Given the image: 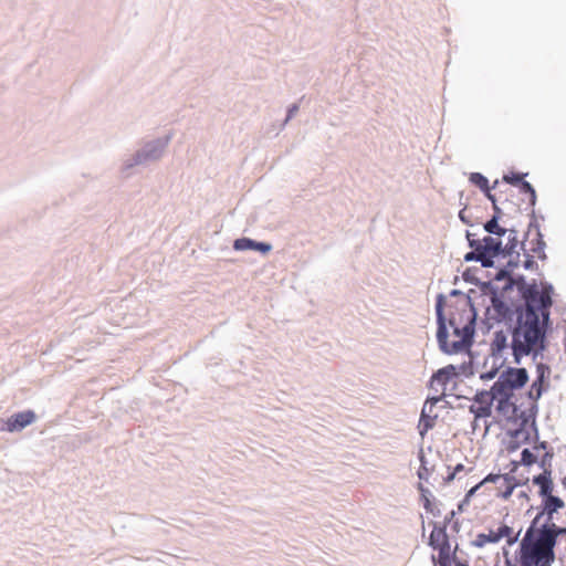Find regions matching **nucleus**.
<instances>
[{"instance_id":"obj_1","label":"nucleus","mask_w":566,"mask_h":566,"mask_svg":"<svg viewBox=\"0 0 566 566\" xmlns=\"http://www.w3.org/2000/svg\"><path fill=\"white\" fill-rule=\"evenodd\" d=\"M552 292L551 285H530L524 292L526 308L513 332L511 343L504 332L494 333L490 343V352L495 360H500V367L507 361L506 354L509 353L514 358L513 363L517 365L522 357L536 356L545 348V332L552 306Z\"/></svg>"},{"instance_id":"obj_2","label":"nucleus","mask_w":566,"mask_h":566,"mask_svg":"<svg viewBox=\"0 0 566 566\" xmlns=\"http://www.w3.org/2000/svg\"><path fill=\"white\" fill-rule=\"evenodd\" d=\"M436 307L440 349L449 355L469 350L475 333V313L470 303L462 301L444 305L440 295Z\"/></svg>"},{"instance_id":"obj_3","label":"nucleus","mask_w":566,"mask_h":566,"mask_svg":"<svg viewBox=\"0 0 566 566\" xmlns=\"http://www.w3.org/2000/svg\"><path fill=\"white\" fill-rule=\"evenodd\" d=\"M556 533L553 524L537 531H527L521 542L520 566H552L555 559Z\"/></svg>"},{"instance_id":"obj_4","label":"nucleus","mask_w":566,"mask_h":566,"mask_svg":"<svg viewBox=\"0 0 566 566\" xmlns=\"http://www.w3.org/2000/svg\"><path fill=\"white\" fill-rule=\"evenodd\" d=\"M553 452L548 449L546 442H541L532 446V448H525L521 453V463L530 467L534 463H538L543 472L534 476L533 483L539 486V494L542 496L549 495L553 490L552 482V461Z\"/></svg>"},{"instance_id":"obj_5","label":"nucleus","mask_w":566,"mask_h":566,"mask_svg":"<svg viewBox=\"0 0 566 566\" xmlns=\"http://www.w3.org/2000/svg\"><path fill=\"white\" fill-rule=\"evenodd\" d=\"M429 545L433 553L431 559L434 566H452L457 565L460 558L457 555L458 545H452L446 527L434 525L429 536Z\"/></svg>"},{"instance_id":"obj_6","label":"nucleus","mask_w":566,"mask_h":566,"mask_svg":"<svg viewBox=\"0 0 566 566\" xmlns=\"http://www.w3.org/2000/svg\"><path fill=\"white\" fill-rule=\"evenodd\" d=\"M528 381V373L525 368L509 367L501 373L497 380L491 387L497 395H513L523 388Z\"/></svg>"},{"instance_id":"obj_7","label":"nucleus","mask_w":566,"mask_h":566,"mask_svg":"<svg viewBox=\"0 0 566 566\" xmlns=\"http://www.w3.org/2000/svg\"><path fill=\"white\" fill-rule=\"evenodd\" d=\"M468 239L474 250L465 255L467 261L475 260L483 266H491L493 258L502 251V243L496 238L485 237L482 241H474L468 235Z\"/></svg>"},{"instance_id":"obj_8","label":"nucleus","mask_w":566,"mask_h":566,"mask_svg":"<svg viewBox=\"0 0 566 566\" xmlns=\"http://www.w3.org/2000/svg\"><path fill=\"white\" fill-rule=\"evenodd\" d=\"M494 401L493 389L491 388L489 391L478 392L470 406V412L473 413V430H476L480 427V422L483 421L484 430L488 431L490 423L488 422V418L492 415V406Z\"/></svg>"},{"instance_id":"obj_9","label":"nucleus","mask_w":566,"mask_h":566,"mask_svg":"<svg viewBox=\"0 0 566 566\" xmlns=\"http://www.w3.org/2000/svg\"><path fill=\"white\" fill-rule=\"evenodd\" d=\"M457 375V368L453 365H448L433 374L430 379L429 388L434 395L429 397L427 402L436 405L446 397L448 386L453 382Z\"/></svg>"},{"instance_id":"obj_10","label":"nucleus","mask_w":566,"mask_h":566,"mask_svg":"<svg viewBox=\"0 0 566 566\" xmlns=\"http://www.w3.org/2000/svg\"><path fill=\"white\" fill-rule=\"evenodd\" d=\"M489 483L494 484V495L503 499H509L515 489L514 479L512 476L507 474H489L469 491L468 496L472 495L482 485Z\"/></svg>"},{"instance_id":"obj_11","label":"nucleus","mask_w":566,"mask_h":566,"mask_svg":"<svg viewBox=\"0 0 566 566\" xmlns=\"http://www.w3.org/2000/svg\"><path fill=\"white\" fill-rule=\"evenodd\" d=\"M545 243L543 242L539 234L536 235L535 239L527 240L524 243V251L526 260L524 261V268L525 269H533V266L536 264L534 261V258L537 259H545V252H544Z\"/></svg>"},{"instance_id":"obj_12","label":"nucleus","mask_w":566,"mask_h":566,"mask_svg":"<svg viewBox=\"0 0 566 566\" xmlns=\"http://www.w3.org/2000/svg\"><path fill=\"white\" fill-rule=\"evenodd\" d=\"M511 315V308L499 296L491 297V304L486 307L485 316L489 322L500 323Z\"/></svg>"},{"instance_id":"obj_13","label":"nucleus","mask_w":566,"mask_h":566,"mask_svg":"<svg viewBox=\"0 0 566 566\" xmlns=\"http://www.w3.org/2000/svg\"><path fill=\"white\" fill-rule=\"evenodd\" d=\"M512 530L502 525L497 530H489L488 533H480L475 536L472 544L476 547H483L489 543H497L504 537H510Z\"/></svg>"},{"instance_id":"obj_14","label":"nucleus","mask_w":566,"mask_h":566,"mask_svg":"<svg viewBox=\"0 0 566 566\" xmlns=\"http://www.w3.org/2000/svg\"><path fill=\"white\" fill-rule=\"evenodd\" d=\"M494 401H496V411L506 420L514 419L517 416V407L512 400L513 395H497L493 391Z\"/></svg>"},{"instance_id":"obj_15","label":"nucleus","mask_w":566,"mask_h":566,"mask_svg":"<svg viewBox=\"0 0 566 566\" xmlns=\"http://www.w3.org/2000/svg\"><path fill=\"white\" fill-rule=\"evenodd\" d=\"M35 420V413L31 410L14 413L7 421V430L15 431L25 428Z\"/></svg>"},{"instance_id":"obj_16","label":"nucleus","mask_w":566,"mask_h":566,"mask_svg":"<svg viewBox=\"0 0 566 566\" xmlns=\"http://www.w3.org/2000/svg\"><path fill=\"white\" fill-rule=\"evenodd\" d=\"M535 431L534 424L530 423L526 419L523 420L521 427L515 429L512 433L510 449H516L521 443H525L531 439L532 433Z\"/></svg>"},{"instance_id":"obj_17","label":"nucleus","mask_w":566,"mask_h":566,"mask_svg":"<svg viewBox=\"0 0 566 566\" xmlns=\"http://www.w3.org/2000/svg\"><path fill=\"white\" fill-rule=\"evenodd\" d=\"M548 386L549 380L536 376L527 391L528 403L532 408L536 406L537 400L541 398L543 391L548 388Z\"/></svg>"},{"instance_id":"obj_18","label":"nucleus","mask_w":566,"mask_h":566,"mask_svg":"<svg viewBox=\"0 0 566 566\" xmlns=\"http://www.w3.org/2000/svg\"><path fill=\"white\" fill-rule=\"evenodd\" d=\"M553 532L556 533L557 556L562 566H566V528L553 524Z\"/></svg>"},{"instance_id":"obj_19","label":"nucleus","mask_w":566,"mask_h":566,"mask_svg":"<svg viewBox=\"0 0 566 566\" xmlns=\"http://www.w3.org/2000/svg\"><path fill=\"white\" fill-rule=\"evenodd\" d=\"M469 180L485 192L486 197L494 203V196L490 192L488 179L480 172H472Z\"/></svg>"},{"instance_id":"obj_20","label":"nucleus","mask_w":566,"mask_h":566,"mask_svg":"<svg viewBox=\"0 0 566 566\" xmlns=\"http://www.w3.org/2000/svg\"><path fill=\"white\" fill-rule=\"evenodd\" d=\"M544 497L545 510L548 514H553L557 510L564 507V502L559 497L552 495V493H549V495H544Z\"/></svg>"},{"instance_id":"obj_21","label":"nucleus","mask_w":566,"mask_h":566,"mask_svg":"<svg viewBox=\"0 0 566 566\" xmlns=\"http://www.w3.org/2000/svg\"><path fill=\"white\" fill-rule=\"evenodd\" d=\"M521 191L528 195V202L530 205L534 206L536 201V193L532 185L527 181H522L518 186Z\"/></svg>"},{"instance_id":"obj_22","label":"nucleus","mask_w":566,"mask_h":566,"mask_svg":"<svg viewBox=\"0 0 566 566\" xmlns=\"http://www.w3.org/2000/svg\"><path fill=\"white\" fill-rule=\"evenodd\" d=\"M485 230L489 232V233H495L497 235H502L506 232L505 229L501 228L496 221L495 218L491 219L490 221H488L484 226Z\"/></svg>"},{"instance_id":"obj_23","label":"nucleus","mask_w":566,"mask_h":566,"mask_svg":"<svg viewBox=\"0 0 566 566\" xmlns=\"http://www.w3.org/2000/svg\"><path fill=\"white\" fill-rule=\"evenodd\" d=\"M233 248L240 251L254 249L255 242L252 241L251 239L242 238L234 241Z\"/></svg>"},{"instance_id":"obj_24","label":"nucleus","mask_w":566,"mask_h":566,"mask_svg":"<svg viewBox=\"0 0 566 566\" xmlns=\"http://www.w3.org/2000/svg\"><path fill=\"white\" fill-rule=\"evenodd\" d=\"M536 376L549 380L551 368L546 364L538 363L536 365Z\"/></svg>"},{"instance_id":"obj_25","label":"nucleus","mask_w":566,"mask_h":566,"mask_svg":"<svg viewBox=\"0 0 566 566\" xmlns=\"http://www.w3.org/2000/svg\"><path fill=\"white\" fill-rule=\"evenodd\" d=\"M523 177H524V175L516 174V172H510L507 175H504L503 179L507 184L520 186L521 182L523 181Z\"/></svg>"},{"instance_id":"obj_26","label":"nucleus","mask_w":566,"mask_h":566,"mask_svg":"<svg viewBox=\"0 0 566 566\" xmlns=\"http://www.w3.org/2000/svg\"><path fill=\"white\" fill-rule=\"evenodd\" d=\"M419 426L420 427L422 426V429L420 431L421 434H423L432 426L431 419L426 417V415H424V408L422 409V412H421V418H420Z\"/></svg>"},{"instance_id":"obj_27","label":"nucleus","mask_w":566,"mask_h":566,"mask_svg":"<svg viewBox=\"0 0 566 566\" xmlns=\"http://www.w3.org/2000/svg\"><path fill=\"white\" fill-rule=\"evenodd\" d=\"M462 471H464V465H463V464H461V463L457 464V465L453 468L452 472H451V473H449V474L447 475L446 481H447V482L452 481V480H453V479H454V478H455L460 472H462Z\"/></svg>"},{"instance_id":"obj_28","label":"nucleus","mask_w":566,"mask_h":566,"mask_svg":"<svg viewBox=\"0 0 566 566\" xmlns=\"http://www.w3.org/2000/svg\"><path fill=\"white\" fill-rule=\"evenodd\" d=\"M420 491L422 492V497L424 500L426 511L432 513L433 512L432 504H431V501L429 500V497L427 496L428 491L422 485H420Z\"/></svg>"},{"instance_id":"obj_29","label":"nucleus","mask_w":566,"mask_h":566,"mask_svg":"<svg viewBox=\"0 0 566 566\" xmlns=\"http://www.w3.org/2000/svg\"><path fill=\"white\" fill-rule=\"evenodd\" d=\"M429 473L430 472H429V469L426 465V461H424L423 458H421V468H420V470L418 472V476L420 479H428Z\"/></svg>"},{"instance_id":"obj_30","label":"nucleus","mask_w":566,"mask_h":566,"mask_svg":"<svg viewBox=\"0 0 566 566\" xmlns=\"http://www.w3.org/2000/svg\"><path fill=\"white\" fill-rule=\"evenodd\" d=\"M457 566H468V565L465 563H462L461 560H457ZM474 566H490V565L485 559H478L474 563Z\"/></svg>"},{"instance_id":"obj_31","label":"nucleus","mask_w":566,"mask_h":566,"mask_svg":"<svg viewBox=\"0 0 566 566\" xmlns=\"http://www.w3.org/2000/svg\"><path fill=\"white\" fill-rule=\"evenodd\" d=\"M270 249H271L270 244H266V243H263V242H255L254 250H259V251H262V252H268V251H270Z\"/></svg>"},{"instance_id":"obj_32","label":"nucleus","mask_w":566,"mask_h":566,"mask_svg":"<svg viewBox=\"0 0 566 566\" xmlns=\"http://www.w3.org/2000/svg\"><path fill=\"white\" fill-rule=\"evenodd\" d=\"M495 374H496V371L493 370V371H490V373H488L485 375H482L481 377L485 378V379H492L495 376Z\"/></svg>"},{"instance_id":"obj_33","label":"nucleus","mask_w":566,"mask_h":566,"mask_svg":"<svg viewBox=\"0 0 566 566\" xmlns=\"http://www.w3.org/2000/svg\"><path fill=\"white\" fill-rule=\"evenodd\" d=\"M460 218H461L462 220H464V217H463V212H462V211L460 212Z\"/></svg>"},{"instance_id":"obj_34","label":"nucleus","mask_w":566,"mask_h":566,"mask_svg":"<svg viewBox=\"0 0 566 566\" xmlns=\"http://www.w3.org/2000/svg\"><path fill=\"white\" fill-rule=\"evenodd\" d=\"M563 484L566 485V476L563 480Z\"/></svg>"}]
</instances>
